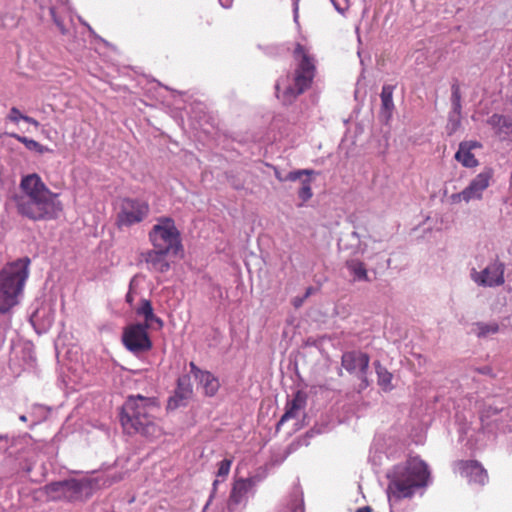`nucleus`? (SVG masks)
<instances>
[{"label": "nucleus", "instance_id": "obj_8", "mask_svg": "<svg viewBox=\"0 0 512 512\" xmlns=\"http://www.w3.org/2000/svg\"><path fill=\"white\" fill-rule=\"evenodd\" d=\"M150 210L147 201L125 198L121 203V209L117 215L118 226H132L142 222Z\"/></svg>", "mask_w": 512, "mask_h": 512}, {"label": "nucleus", "instance_id": "obj_7", "mask_svg": "<svg viewBox=\"0 0 512 512\" xmlns=\"http://www.w3.org/2000/svg\"><path fill=\"white\" fill-rule=\"evenodd\" d=\"M148 326L141 323L130 324L123 329L122 343L133 354H140L152 349Z\"/></svg>", "mask_w": 512, "mask_h": 512}, {"label": "nucleus", "instance_id": "obj_6", "mask_svg": "<svg viewBox=\"0 0 512 512\" xmlns=\"http://www.w3.org/2000/svg\"><path fill=\"white\" fill-rule=\"evenodd\" d=\"M149 241L154 248L172 252V256L183 254L181 232L177 228L175 220L168 216H161L156 219L148 233Z\"/></svg>", "mask_w": 512, "mask_h": 512}, {"label": "nucleus", "instance_id": "obj_23", "mask_svg": "<svg viewBox=\"0 0 512 512\" xmlns=\"http://www.w3.org/2000/svg\"><path fill=\"white\" fill-rule=\"evenodd\" d=\"M345 266L354 275L355 280L369 281L368 272L365 264L358 259H350L345 262Z\"/></svg>", "mask_w": 512, "mask_h": 512}, {"label": "nucleus", "instance_id": "obj_10", "mask_svg": "<svg viewBox=\"0 0 512 512\" xmlns=\"http://www.w3.org/2000/svg\"><path fill=\"white\" fill-rule=\"evenodd\" d=\"M370 357L367 353L361 351H347L343 353L341 358L342 367L350 374L357 375L360 380V388L365 389L368 387L369 382L367 373L369 369Z\"/></svg>", "mask_w": 512, "mask_h": 512}, {"label": "nucleus", "instance_id": "obj_19", "mask_svg": "<svg viewBox=\"0 0 512 512\" xmlns=\"http://www.w3.org/2000/svg\"><path fill=\"white\" fill-rule=\"evenodd\" d=\"M488 124L502 141H512V120L504 115L493 114Z\"/></svg>", "mask_w": 512, "mask_h": 512}, {"label": "nucleus", "instance_id": "obj_22", "mask_svg": "<svg viewBox=\"0 0 512 512\" xmlns=\"http://www.w3.org/2000/svg\"><path fill=\"white\" fill-rule=\"evenodd\" d=\"M471 146L467 147L466 143H461L458 151L455 154V159L460 162L464 167L473 168L478 165V160L470 151Z\"/></svg>", "mask_w": 512, "mask_h": 512}, {"label": "nucleus", "instance_id": "obj_24", "mask_svg": "<svg viewBox=\"0 0 512 512\" xmlns=\"http://www.w3.org/2000/svg\"><path fill=\"white\" fill-rule=\"evenodd\" d=\"M374 365L377 373L378 385L385 392L391 391L393 389L392 373H390L384 366H382L379 361H376Z\"/></svg>", "mask_w": 512, "mask_h": 512}, {"label": "nucleus", "instance_id": "obj_12", "mask_svg": "<svg viewBox=\"0 0 512 512\" xmlns=\"http://www.w3.org/2000/svg\"><path fill=\"white\" fill-rule=\"evenodd\" d=\"M455 467L460 476L466 478L471 485L484 486L489 481L487 470L477 460H459Z\"/></svg>", "mask_w": 512, "mask_h": 512}, {"label": "nucleus", "instance_id": "obj_33", "mask_svg": "<svg viewBox=\"0 0 512 512\" xmlns=\"http://www.w3.org/2000/svg\"><path fill=\"white\" fill-rule=\"evenodd\" d=\"M292 512H305L303 503L299 500H295L292 505Z\"/></svg>", "mask_w": 512, "mask_h": 512}, {"label": "nucleus", "instance_id": "obj_39", "mask_svg": "<svg viewBox=\"0 0 512 512\" xmlns=\"http://www.w3.org/2000/svg\"><path fill=\"white\" fill-rule=\"evenodd\" d=\"M20 420L21 421H26V416H24V415L20 416Z\"/></svg>", "mask_w": 512, "mask_h": 512}, {"label": "nucleus", "instance_id": "obj_16", "mask_svg": "<svg viewBox=\"0 0 512 512\" xmlns=\"http://www.w3.org/2000/svg\"><path fill=\"white\" fill-rule=\"evenodd\" d=\"M307 404V394L301 390H298L292 400L286 403L285 413L282 415L280 420L276 425V430L278 431L286 421L292 418H296L298 413L306 407Z\"/></svg>", "mask_w": 512, "mask_h": 512}, {"label": "nucleus", "instance_id": "obj_14", "mask_svg": "<svg viewBox=\"0 0 512 512\" xmlns=\"http://www.w3.org/2000/svg\"><path fill=\"white\" fill-rule=\"evenodd\" d=\"M255 484V477L236 479L229 495V508H233L243 502H246L247 494L252 490Z\"/></svg>", "mask_w": 512, "mask_h": 512}, {"label": "nucleus", "instance_id": "obj_27", "mask_svg": "<svg viewBox=\"0 0 512 512\" xmlns=\"http://www.w3.org/2000/svg\"><path fill=\"white\" fill-rule=\"evenodd\" d=\"M6 120L16 125L19 124V122L22 120L30 125H33L36 128H38L40 125V123L35 118L22 114L17 107H12L10 109L9 113L6 116Z\"/></svg>", "mask_w": 512, "mask_h": 512}, {"label": "nucleus", "instance_id": "obj_26", "mask_svg": "<svg viewBox=\"0 0 512 512\" xmlns=\"http://www.w3.org/2000/svg\"><path fill=\"white\" fill-rule=\"evenodd\" d=\"M274 174H275L276 179L280 182H284V181L294 182V181L301 179L303 176L309 177V176L315 175V174H317V172H315L312 169H299V170L291 171L285 177H283L282 174L280 173V171L277 168H275Z\"/></svg>", "mask_w": 512, "mask_h": 512}, {"label": "nucleus", "instance_id": "obj_2", "mask_svg": "<svg viewBox=\"0 0 512 512\" xmlns=\"http://www.w3.org/2000/svg\"><path fill=\"white\" fill-rule=\"evenodd\" d=\"M157 409L158 403L155 398L130 396L121 411L123 429L128 434L140 433L146 437H157L160 435V429L154 423L153 415Z\"/></svg>", "mask_w": 512, "mask_h": 512}, {"label": "nucleus", "instance_id": "obj_15", "mask_svg": "<svg viewBox=\"0 0 512 512\" xmlns=\"http://www.w3.org/2000/svg\"><path fill=\"white\" fill-rule=\"evenodd\" d=\"M169 255H172V252L153 247L151 250L143 254V257L149 270L166 273L170 269V262L167 259Z\"/></svg>", "mask_w": 512, "mask_h": 512}, {"label": "nucleus", "instance_id": "obj_1", "mask_svg": "<svg viewBox=\"0 0 512 512\" xmlns=\"http://www.w3.org/2000/svg\"><path fill=\"white\" fill-rule=\"evenodd\" d=\"M21 194L13 196L17 213L32 221H49L57 219L63 212L59 194L52 192L41 177L32 173L22 177Z\"/></svg>", "mask_w": 512, "mask_h": 512}, {"label": "nucleus", "instance_id": "obj_3", "mask_svg": "<svg viewBox=\"0 0 512 512\" xmlns=\"http://www.w3.org/2000/svg\"><path fill=\"white\" fill-rule=\"evenodd\" d=\"M293 57L297 62L293 85L287 86L280 96L281 84H276L278 97L281 98L284 103H292L299 95L309 89L316 74L315 58L310 53L309 48L297 43L293 51Z\"/></svg>", "mask_w": 512, "mask_h": 512}, {"label": "nucleus", "instance_id": "obj_18", "mask_svg": "<svg viewBox=\"0 0 512 512\" xmlns=\"http://www.w3.org/2000/svg\"><path fill=\"white\" fill-rule=\"evenodd\" d=\"M80 491L81 485L76 480L54 482L46 486L47 494L54 500L68 499L69 492L79 493Z\"/></svg>", "mask_w": 512, "mask_h": 512}, {"label": "nucleus", "instance_id": "obj_11", "mask_svg": "<svg viewBox=\"0 0 512 512\" xmlns=\"http://www.w3.org/2000/svg\"><path fill=\"white\" fill-rule=\"evenodd\" d=\"M505 265L496 260L490 263L481 272L475 269L471 272V279L479 286L483 287H497L505 282L504 278Z\"/></svg>", "mask_w": 512, "mask_h": 512}, {"label": "nucleus", "instance_id": "obj_30", "mask_svg": "<svg viewBox=\"0 0 512 512\" xmlns=\"http://www.w3.org/2000/svg\"><path fill=\"white\" fill-rule=\"evenodd\" d=\"M232 459H224L218 463L217 476L225 479L231 469Z\"/></svg>", "mask_w": 512, "mask_h": 512}, {"label": "nucleus", "instance_id": "obj_31", "mask_svg": "<svg viewBox=\"0 0 512 512\" xmlns=\"http://www.w3.org/2000/svg\"><path fill=\"white\" fill-rule=\"evenodd\" d=\"M461 94L457 84L452 85V102L456 107H460Z\"/></svg>", "mask_w": 512, "mask_h": 512}, {"label": "nucleus", "instance_id": "obj_37", "mask_svg": "<svg viewBox=\"0 0 512 512\" xmlns=\"http://www.w3.org/2000/svg\"><path fill=\"white\" fill-rule=\"evenodd\" d=\"M356 512H372V508L370 506H364L358 508Z\"/></svg>", "mask_w": 512, "mask_h": 512}, {"label": "nucleus", "instance_id": "obj_34", "mask_svg": "<svg viewBox=\"0 0 512 512\" xmlns=\"http://www.w3.org/2000/svg\"><path fill=\"white\" fill-rule=\"evenodd\" d=\"M306 300V298L304 296L302 297H294L292 299V305L295 307V308H299L303 305L304 301Z\"/></svg>", "mask_w": 512, "mask_h": 512}, {"label": "nucleus", "instance_id": "obj_28", "mask_svg": "<svg viewBox=\"0 0 512 512\" xmlns=\"http://www.w3.org/2000/svg\"><path fill=\"white\" fill-rule=\"evenodd\" d=\"M476 329L474 330L475 334L478 337H486L489 334H495L499 331V325L497 323H483L478 322L475 324Z\"/></svg>", "mask_w": 512, "mask_h": 512}, {"label": "nucleus", "instance_id": "obj_13", "mask_svg": "<svg viewBox=\"0 0 512 512\" xmlns=\"http://www.w3.org/2000/svg\"><path fill=\"white\" fill-rule=\"evenodd\" d=\"M190 372L194 378L201 384L204 394L208 397L216 395L220 388V383L217 377H215L210 371L201 370L196 366L194 362H190Z\"/></svg>", "mask_w": 512, "mask_h": 512}, {"label": "nucleus", "instance_id": "obj_29", "mask_svg": "<svg viewBox=\"0 0 512 512\" xmlns=\"http://www.w3.org/2000/svg\"><path fill=\"white\" fill-rule=\"evenodd\" d=\"M298 197L302 200L299 206H302L313 197L312 180L310 178L302 179L301 187L298 190Z\"/></svg>", "mask_w": 512, "mask_h": 512}, {"label": "nucleus", "instance_id": "obj_38", "mask_svg": "<svg viewBox=\"0 0 512 512\" xmlns=\"http://www.w3.org/2000/svg\"><path fill=\"white\" fill-rule=\"evenodd\" d=\"M126 300H127L128 302H131V301H132V298H131V296H130L129 294L126 296Z\"/></svg>", "mask_w": 512, "mask_h": 512}, {"label": "nucleus", "instance_id": "obj_4", "mask_svg": "<svg viewBox=\"0 0 512 512\" xmlns=\"http://www.w3.org/2000/svg\"><path fill=\"white\" fill-rule=\"evenodd\" d=\"M29 263L28 258L19 259L0 271V314L8 313L19 303Z\"/></svg>", "mask_w": 512, "mask_h": 512}, {"label": "nucleus", "instance_id": "obj_21", "mask_svg": "<svg viewBox=\"0 0 512 512\" xmlns=\"http://www.w3.org/2000/svg\"><path fill=\"white\" fill-rule=\"evenodd\" d=\"M136 312L138 315H142L144 317L145 323L143 325L151 327L153 323H156L159 328L163 326V321L154 315L153 307L149 300L143 299Z\"/></svg>", "mask_w": 512, "mask_h": 512}, {"label": "nucleus", "instance_id": "obj_25", "mask_svg": "<svg viewBox=\"0 0 512 512\" xmlns=\"http://www.w3.org/2000/svg\"><path fill=\"white\" fill-rule=\"evenodd\" d=\"M9 136L16 139L20 143L24 144V146L28 150L35 151L39 154H44V153L50 152V149L48 147L42 145L41 143H39L38 141H36L34 139H30V138L21 136L16 133H10Z\"/></svg>", "mask_w": 512, "mask_h": 512}, {"label": "nucleus", "instance_id": "obj_5", "mask_svg": "<svg viewBox=\"0 0 512 512\" xmlns=\"http://www.w3.org/2000/svg\"><path fill=\"white\" fill-rule=\"evenodd\" d=\"M427 464L419 457H411L391 479L388 489L397 498L410 497L415 488L424 487L429 479Z\"/></svg>", "mask_w": 512, "mask_h": 512}, {"label": "nucleus", "instance_id": "obj_17", "mask_svg": "<svg viewBox=\"0 0 512 512\" xmlns=\"http://www.w3.org/2000/svg\"><path fill=\"white\" fill-rule=\"evenodd\" d=\"M193 394V387L189 376L185 375L178 379L175 394L168 401V408L176 409L185 404Z\"/></svg>", "mask_w": 512, "mask_h": 512}, {"label": "nucleus", "instance_id": "obj_9", "mask_svg": "<svg viewBox=\"0 0 512 512\" xmlns=\"http://www.w3.org/2000/svg\"><path fill=\"white\" fill-rule=\"evenodd\" d=\"M492 178L493 170L491 168L484 169L471 180L464 190L451 196L452 202L459 203L465 201L468 203L471 200H480L483 196V192L489 187Z\"/></svg>", "mask_w": 512, "mask_h": 512}, {"label": "nucleus", "instance_id": "obj_35", "mask_svg": "<svg viewBox=\"0 0 512 512\" xmlns=\"http://www.w3.org/2000/svg\"><path fill=\"white\" fill-rule=\"evenodd\" d=\"M499 412V410L497 408H492V407H489L485 413H486V416H490V415H495Z\"/></svg>", "mask_w": 512, "mask_h": 512}, {"label": "nucleus", "instance_id": "obj_32", "mask_svg": "<svg viewBox=\"0 0 512 512\" xmlns=\"http://www.w3.org/2000/svg\"><path fill=\"white\" fill-rule=\"evenodd\" d=\"M50 14L52 16V19H53L54 23L59 28L60 32L62 34H64L66 32L65 25H64L63 21L56 15V12H55L54 8L50 9Z\"/></svg>", "mask_w": 512, "mask_h": 512}, {"label": "nucleus", "instance_id": "obj_20", "mask_svg": "<svg viewBox=\"0 0 512 512\" xmlns=\"http://www.w3.org/2000/svg\"><path fill=\"white\" fill-rule=\"evenodd\" d=\"M395 86L393 85H384L382 87V91L380 94L381 97V116L385 119L386 122H388L393 114L394 111V102H393V92H394Z\"/></svg>", "mask_w": 512, "mask_h": 512}, {"label": "nucleus", "instance_id": "obj_36", "mask_svg": "<svg viewBox=\"0 0 512 512\" xmlns=\"http://www.w3.org/2000/svg\"><path fill=\"white\" fill-rule=\"evenodd\" d=\"M314 291V288L310 286L306 289V292L303 296L307 299L310 295L314 293Z\"/></svg>", "mask_w": 512, "mask_h": 512}]
</instances>
